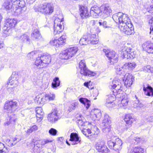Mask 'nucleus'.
Instances as JSON below:
<instances>
[{"label": "nucleus", "instance_id": "40", "mask_svg": "<svg viewBox=\"0 0 153 153\" xmlns=\"http://www.w3.org/2000/svg\"><path fill=\"white\" fill-rule=\"evenodd\" d=\"M144 149L140 147H135L131 149L129 153H143Z\"/></svg>", "mask_w": 153, "mask_h": 153}, {"label": "nucleus", "instance_id": "62", "mask_svg": "<svg viewBox=\"0 0 153 153\" xmlns=\"http://www.w3.org/2000/svg\"><path fill=\"white\" fill-rule=\"evenodd\" d=\"M31 128L33 131H35L38 129V127L36 125H34Z\"/></svg>", "mask_w": 153, "mask_h": 153}, {"label": "nucleus", "instance_id": "17", "mask_svg": "<svg viewBox=\"0 0 153 153\" xmlns=\"http://www.w3.org/2000/svg\"><path fill=\"white\" fill-rule=\"evenodd\" d=\"M66 39L65 35H63L60 36L58 39H54L52 40L50 42V43L51 45L59 47L65 44Z\"/></svg>", "mask_w": 153, "mask_h": 153}, {"label": "nucleus", "instance_id": "21", "mask_svg": "<svg viewBox=\"0 0 153 153\" xmlns=\"http://www.w3.org/2000/svg\"><path fill=\"white\" fill-rule=\"evenodd\" d=\"M143 50L148 53H153V43L150 41L144 42L142 45Z\"/></svg>", "mask_w": 153, "mask_h": 153}, {"label": "nucleus", "instance_id": "24", "mask_svg": "<svg viewBox=\"0 0 153 153\" xmlns=\"http://www.w3.org/2000/svg\"><path fill=\"white\" fill-rule=\"evenodd\" d=\"M16 39H19L21 42L29 44L30 43V40L29 36L26 33H25L19 36L16 37Z\"/></svg>", "mask_w": 153, "mask_h": 153}, {"label": "nucleus", "instance_id": "19", "mask_svg": "<svg viewBox=\"0 0 153 153\" xmlns=\"http://www.w3.org/2000/svg\"><path fill=\"white\" fill-rule=\"evenodd\" d=\"M124 120L126 123L125 126L126 129L130 127L131 124L135 121L133 115L132 114H126L125 116Z\"/></svg>", "mask_w": 153, "mask_h": 153}, {"label": "nucleus", "instance_id": "39", "mask_svg": "<svg viewBox=\"0 0 153 153\" xmlns=\"http://www.w3.org/2000/svg\"><path fill=\"white\" fill-rule=\"evenodd\" d=\"M77 123L80 128H83L85 127V126L89 123L88 122L83 121L82 119L78 120L77 121Z\"/></svg>", "mask_w": 153, "mask_h": 153}, {"label": "nucleus", "instance_id": "12", "mask_svg": "<svg viewBox=\"0 0 153 153\" xmlns=\"http://www.w3.org/2000/svg\"><path fill=\"white\" fill-rule=\"evenodd\" d=\"M111 120L109 116L107 114H105L104 119L101 123L102 131L105 133L109 132L111 130Z\"/></svg>", "mask_w": 153, "mask_h": 153}, {"label": "nucleus", "instance_id": "38", "mask_svg": "<svg viewBox=\"0 0 153 153\" xmlns=\"http://www.w3.org/2000/svg\"><path fill=\"white\" fill-rule=\"evenodd\" d=\"M39 144H36L33 148V153H43L41 146Z\"/></svg>", "mask_w": 153, "mask_h": 153}, {"label": "nucleus", "instance_id": "4", "mask_svg": "<svg viewBox=\"0 0 153 153\" xmlns=\"http://www.w3.org/2000/svg\"><path fill=\"white\" fill-rule=\"evenodd\" d=\"M2 8L5 9L8 13H11L16 16L21 14L24 10L23 8L18 7L16 5L13 4L11 2L9 1L4 2L3 4Z\"/></svg>", "mask_w": 153, "mask_h": 153}, {"label": "nucleus", "instance_id": "31", "mask_svg": "<svg viewBox=\"0 0 153 153\" xmlns=\"http://www.w3.org/2000/svg\"><path fill=\"white\" fill-rule=\"evenodd\" d=\"M79 11L80 15L82 18L88 16L89 15V13L86 7L82 6L80 7Z\"/></svg>", "mask_w": 153, "mask_h": 153}, {"label": "nucleus", "instance_id": "7", "mask_svg": "<svg viewBox=\"0 0 153 153\" xmlns=\"http://www.w3.org/2000/svg\"><path fill=\"white\" fill-rule=\"evenodd\" d=\"M54 6L51 3H45L41 4L35 9L36 11L39 12L43 14L50 15L53 12Z\"/></svg>", "mask_w": 153, "mask_h": 153}, {"label": "nucleus", "instance_id": "30", "mask_svg": "<svg viewBox=\"0 0 153 153\" xmlns=\"http://www.w3.org/2000/svg\"><path fill=\"white\" fill-rule=\"evenodd\" d=\"M36 112L37 120L39 122H40L42 120L44 115L42 108L40 107L37 108Z\"/></svg>", "mask_w": 153, "mask_h": 153}, {"label": "nucleus", "instance_id": "27", "mask_svg": "<svg viewBox=\"0 0 153 153\" xmlns=\"http://www.w3.org/2000/svg\"><path fill=\"white\" fill-rule=\"evenodd\" d=\"M90 13L93 16H101V7L100 8L97 6H94L91 7Z\"/></svg>", "mask_w": 153, "mask_h": 153}, {"label": "nucleus", "instance_id": "16", "mask_svg": "<svg viewBox=\"0 0 153 153\" xmlns=\"http://www.w3.org/2000/svg\"><path fill=\"white\" fill-rule=\"evenodd\" d=\"M136 52L131 48H127L126 51L122 52L121 57L127 59H133L135 56Z\"/></svg>", "mask_w": 153, "mask_h": 153}, {"label": "nucleus", "instance_id": "53", "mask_svg": "<svg viewBox=\"0 0 153 153\" xmlns=\"http://www.w3.org/2000/svg\"><path fill=\"white\" fill-rule=\"evenodd\" d=\"M144 69L148 72H151L153 74V68L151 67L150 65H147L145 67Z\"/></svg>", "mask_w": 153, "mask_h": 153}, {"label": "nucleus", "instance_id": "6", "mask_svg": "<svg viewBox=\"0 0 153 153\" xmlns=\"http://www.w3.org/2000/svg\"><path fill=\"white\" fill-rule=\"evenodd\" d=\"M109 87L110 89L112 90V91L114 93V95L117 97H120L118 94L123 92V87L120 80L117 78H115L114 79L109 83Z\"/></svg>", "mask_w": 153, "mask_h": 153}, {"label": "nucleus", "instance_id": "18", "mask_svg": "<svg viewBox=\"0 0 153 153\" xmlns=\"http://www.w3.org/2000/svg\"><path fill=\"white\" fill-rule=\"evenodd\" d=\"M101 16L106 17L110 15L112 12L111 8L108 4L102 5L101 6Z\"/></svg>", "mask_w": 153, "mask_h": 153}, {"label": "nucleus", "instance_id": "13", "mask_svg": "<svg viewBox=\"0 0 153 153\" xmlns=\"http://www.w3.org/2000/svg\"><path fill=\"white\" fill-rule=\"evenodd\" d=\"M103 52L105 53V55L108 58L109 60L108 62H109L111 64L117 62L118 55L115 52L105 49H103Z\"/></svg>", "mask_w": 153, "mask_h": 153}, {"label": "nucleus", "instance_id": "59", "mask_svg": "<svg viewBox=\"0 0 153 153\" xmlns=\"http://www.w3.org/2000/svg\"><path fill=\"white\" fill-rule=\"evenodd\" d=\"M147 10L149 13H153V5H150L149 7H148Z\"/></svg>", "mask_w": 153, "mask_h": 153}, {"label": "nucleus", "instance_id": "29", "mask_svg": "<svg viewBox=\"0 0 153 153\" xmlns=\"http://www.w3.org/2000/svg\"><path fill=\"white\" fill-rule=\"evenodd\" d=\"M85 131H83L84 132L87 131L88 134L89 136V134H90V136H93L94 135H97L99 133V129L96 126H93L91 128V130L88 128L85 129Z\"/></svg>", "mask_w": 153, "mask_h": 153}, {"label": "nucleus", "instance_id": "45", "mask_svg": "<svg viewBox=\"0 0 153 153\" xmlns=\"http://www.w3.org/2000/svg\"><path fill=\"white\" fill-rule=\"evenodd\" d=\"M8 116L9 117V121L7 122V125L10 124V123H14L15 122L16 118V117L14 116V114H12L11 115L8 114Z\"/></svg>", "mask_w": 153, "mask_h": 153}, {"label": "nucleus", "instance_id": "43", "mask_svg": "<svg viewBox=\"0 0 153 153\" xmlns=\"http://www.w3.org/2000/svg\"><path fill=\"white\" fill-rule=\"evenodd\" d=\"M60 81L59 80L58 77H55L54 78L52 83V85L53 88H56L57 87L59 86L60 85Z\"/></svg>", "mask_w": 153, "mask_h": 153}, {"label": "nucleus", "instance_id": "56", "mask_svg": "<svg viewBox=\"0 0 153 153\" xmlns=\"http://www.w3.org/2000/svg\"><path fill=\"white\" fill-rule=\"evenodd\" d=\"M142 140V138L139 137H135L133 140V142L135 144H137L139 142H140Z\"/></svg>", "mask_w": 153, "mask_h": 153}, {"label": "nucleus", "instance_id": "37", "mask_svg": "<svg viewBox=\"0 0 153 153\" xmlns=\"http://www.w3.org/2000/svg\"><path fill=\"white\" fill-rule=\"evenodd\" d=\"M13 4H15L18 7L24 9L25 3L24 0H16L14 2Z\"/></svg>", "mask_w": 153, "mask_h": 153}, {"label": "nucleus", "instance_id": "54", "mask_svg": "<svg viewBox=\"0 0 153 153\" xmlns=\"http://www.w3.org/2000/svg\"><path fill=\"white\" fill-rule=\"evenodd\" d=\"M57 132V130L54 128H51L49 131V134L53 136H55L56 135Z\"/></svg>", "mask_w": 153, "mask_h": 153}, {"label": "nucleus", "instance_id": "20", "mask_svg": "<svg viewBox=\"0 0 153 153\" xmlns=\"http://www.w3.org/2000/svg\"><path fill=\"white\" fill-rule=\"evenodd\" d=\"M113 96L111 95H109L107 96L105 103L106 106L109 108H112L114 107V101L115 97H117V96L114 95V93H113Z\"/></svg>", "mask_w": 153, "mask_h": 153}, {"label": "nucleus", "instance_id": "44", "mask_svg": "<svg viewBox=\"0 0 153 153\" xmlns=\"http://www.w3.org/2000/svg\"><path fill=\"white\" fill-rule=\"evenodd\" d=\"M79 103L78 102H75L72 103L69 107L68 111L70 112L75 110L78 107Z\"/></svg>", "mask_w": 153, "mask_h": 153}, {"label": "nucleus", "instance_id": "41", "mask_svg": "<svg viewBox=\"0 0 153 153\" xmlns=\"http://www.w3.org/2000/svg\"><path fill=\"white\" fill-rule=\"evenodd\" d=\"M105 143L103 141H99L96 143L95 145L96 149L99 152H101V149L105 144Z\"/></svg>", "mask_w": 153, "mask_h": 153}, {"label": "nucleus", "instance_id": "10", "mask_svg": "<svg viewBox=\"0 0 153 153\" xmlns=\"http://www.w3.org/2000/svg\"><path fill=\"white\" fill-rule=\"evenodd\" d=\"M79 67L80 69V73L84 76H94L96 74L90 71L88 69L84 60H82L79 63Z\"/></svg>", "mask_w": 153, "mask_h": 153}, {"label": "nucleus", "instance_id": "63", "mask_svg": "<svg viewBox=\"0 0 153 153\" xmlns=\"http://www.w3.org/2000/svg\"><path fill=\"white\" fill-rule=\"evenodd\" d=\"M83 128V129L82 130V133H83V134H84L86 137H88V133H87V131H85V132H83V131H85V129H86L85 128V127Z\"/></svg>", "mask_w": 153, "mask_h": 153}, {"label": "nucleus", "instance_id": "50", "mask_svg": "<svg viewBox=\"0 0 153 153\" xmlns=\"http://www.w3.org/2000/svg\"><path fill=\"white\" fill-rule=\"evenodd\" d=\"M99 23L100 26H102L104 28H107L108 27L106 21H102V20H100Z\"/></svg>", "mask_w": 153, "mask_h": 153}, {"label": "nucleus", "instance_id": "33", "mask_svg": "<svg viewBox=\"0 0 153 153\" xmlns=\"http://www.w3.org/2000/svg\"><path fill=\"white\" fill-rule=\"evenodd\" d=\"M135 99L137 100L134 101L132 104V106L134 108H144V105L141 102H140V101L136 95L135 96Z\"/></svg>", "mask_w": 153, "mask_h": 153}, {"label": "nucleus", "instance_id": "36", "mask_svg": "<svg viewBox=\"0 0 153 153\" xmlns=\"http://www.w3.org/2000/svg\"><path fill=\"white\" fill-rule=\"evenodd\" d=\"M21 139L17 137H15L10 139H7L6 141L8 142L9 145L12 146L15 144L17 142L20 141Z\"/></svg>", "mask_w": 153, "mask_h": 153}, {"label": "nucleus", "instance_id": "5", "mask_svg": "<svg viewBox=\"0 0 153 153\" xmlns=\"http://www.w3.org/2000/svg\"><path fill=\"white\" fill-rule=\"evenodd\" d=\"M51 61V56L48 53H44L37 58L35 65L38 68H42L45 66V65L49 64Z\"/></svg>", "mask_w": 153, "mask_h": 153}, {"label": "nucleus", "instance_id": "48", "mask_svg": "<svg viewBox=\"0 0 153 153\" xmlns=\"http://www.w3.org/2000/svg\"><path fill=\"white\" fill-rule=\"evenodd\" d=\"M124 65L125 67H127L128 68L131 70L135 68L136 64L134 62H133L131 63H126Z\"/></svg>", "mask_w": 153, "mask_h": 153}, {"label": "nucleus", "instance_id": "22", "mask_svg": "<svg viewBox=\"0 0 153 153\" xmlns=\"http://www.w3.org/2000/svg\"><path fill=\"white\" fill-rule=\"evenodd\" d=\"M69 140L71 141V144L75 145L80 143L81 138L79 137L78 134L76 133H72L70 135Z\"/></svg>", "mask_w": 153, "mask_h": 153}, {"label": "nucleus", "instance_id": "46", "mask_svg": "<svg viewBox=\"0 0 153 153\" xmlns=\"http://www.w3.org/2000/svg\"><path fill=\"white\" fill-rule=\"evenodd\" d=\"M37 54V51H32L28 54L27 57L30 59H34L36 58Z\"/></svg>", "mask_w": 153, "mask_h": 153}, {"label": "nucleus", "instance_id": "26", "mask_svg": "<svg viewBox=\"0 0 153 153\" xmlns=\"http://www.w3.org/2000/svg\"><path fill=\"white\" fill-rule=\"evenodd\" d=\"M32 38L36 41H39L42 38L41 33L38 29H34L31 34Z\"/></svg>", "mask_w": 153, "mask_h": 153}, {"label": "nucleus", "instance_id": "2", "mask_svg": "<svg viewBox=\"0 0 153 153\" xmlns=\"http://www.w3.org/2000/svg\"><path fill=\"white\" fill-rule=\"evenodd\" d=\"M96 22L94 20H91L90 23V26L88 28V30L90 31L87 35L89 42L92 44H95L98 43V39L96 34V33H99L100 30L95 25Z\"/></svg>", "mask_w": 153, "mask_h": 153}, {"label": "nucleus", "instance_id": "32", "mask_svg": "<svg viewBox=\"0 0 153 153\" xmlns=\"http://www.w3.org/2000/svg\"><path fill=\"white\" fill-rule=\"evenodd\" d=\"M17 23V20L14 19L8 18L6 21V25L8 26L11 28L14 27Z\"/></svg>", "mask_w": 153, "mask_h": 153}, {"label": "nucleus", "instance_id": "55", "mask_svg": "<svg viewBox=\"0 0 153 153\" xmlns=\"http://www.w3.org/2000/svg\"><path fill=\"white\" fill-rule=\"evenodd\" d=\"M109 151V149L107 148L106 146L105 145V144L102 148L101 149V152L103 153H107Z\"/></svg>", "mask_w": 153, "mask_h": 153}, {"label": "nucleus", "instance_id": "1", "mask_svg": "<svg viewBox=\"0 0 153 153\" xmlns=\"http://www.w3.org/2000/svg\"><path fill=\"white\" fill-rule=\"evenodd\" d=\"M112 18L116 23H118L119 27L121 31L128 35L134 33L133 25L127 14L118 12L114 14Z\"/></svg>", "mask_w": 153, "mask_h": 153}, {"label": "nucleus", "instance_id": "47", "mask_svg": "<svg viewBox=\"0 0 153 153\" xmlns=\"http://www.w3.org/2000/svg\"><path fill=\"white\" fill-rule=\"evenodd\" d=\"M55 97V95L53 93H49L45 94V98L48 101L53 100Z\"/></svg>", "mask_w": 153, "mask_h": 153}, {"label": "nucleus", "instance_id": "51", "mask_svg": "<svg viewBox=\"0 0 153 153\" xmlns=\"http://www.w3.org/2000/svg\"><path fill=\"white\" fill-rule=\"evenodd\" d=\"M149 24L150 25V33H153V17L149 21Z\"/></svg>", "mask_w": 153, "mask_h": 153}, {"label": "nucleus", "instance_id": "14", "mask_svg": "<svg viewBox=\"0 0 153 153\" xmlns=\"http://www.w3.org/2000/svg\"><path fill=\"white\" fill-rule=\"evenodd\" d=\"M63 18L60 19L58 18H56L54 21V34L56 35L59 34L63 30L64 27L61 24Z\"/></svg>", "mask_w": 153, "mask_h": 153}, {"label": "nucleus", "instance_id": "61", "mask_svg": "<svg viewBox=\"0 0 153 153\" xmlns=\"http://www.w3.org/2000/svg\"><path fill=\"white\" fill-rule=\"evenodd\" d=\"M90 81L89 82H85L84 83V85L87 87L88 88L90 89V87H89V86H90Z\"/></svg>", "mask_w": 153, "mask_h": 153}, {"label": "nucleus", "instance_id": "42", "mask_svg": "<svg viewBox=\"0 0 153 153\" xmlns=\"http://www.w3.org/2000/svg\"><path fill=\"white\" fill-rule=\"evenodd\" d=\"M89 42L88 38L87 36H84L82 38L79 40V44L81 45H86Z\"/></svg>", "mask_w": 153, "mask_h": 153}, {"label": "nucleus", "instance_id": "64", "mask_svg": "<svg viewBox=\"0 0 153 153\" xmlns=\"http://www.w3.org/2000/svg\"><path fill=\"white\" fill-rule=\"evenodd\" d=\"M34 0H27V2L29 4H32L33 3L34 1Z\"/></svg>", "mask_w": 153, "mask_h": 153}, {"label": "nucleus", "instance_id": "28", "mask_svg": "<svg viewBox=\"0 0 153 153\" xmlns=\"http://www.w3.org/2000/svg\"><path fill=\"white\" fill-rule=\"evenodd\" d=\"M143 91L145 95L152 97L153 96V88L149 85H147L146 86L143 85Z\"/></svg>", "mask_w": 153, "mask_h": 153}, {"label": "nucleus", "instance_id": "35", "mask_svg": "<svg viewBox=\"0 0 153 153\" xmlns=\"http://www.w3.org/2000/svg\"><path fill=\"white\" fill-rule=\"evenodd\" d=\"M79 100L81 103L84 105L87 109H88L90 105V101L89 100L85 98H81Z\"/></svg>", "mask_w": 153, "mask_h": 153}, {"label": "nucleus", "instance_id": "23", "mask_svg": "<svg viewBox=\"0 0 153 153\" xmlns=\"http://www.w3.org/2000/svg\"><path fill=\"white\" fill-rule=\"evenodd\" d=\"M118 95H119L120 97H117L118 98H120L121 101V103L120 104V106L126 107L128 105V103L129 101L127 96L126 95H124L123 92L118 94Z\"/></svg>", "mask_w": 153, "mask_h": 153}, {"label": "nucleus", "instance_id": "25", "mask_svg": "<svg viewBox=\"0 0 153 153\" xmlns=\"http://www.w3.org/2000/svg\"><path fill=\"white\" fill-rule=\"evenodd\" d=\"M91 117L94 120L97 119L99 120L102 117V114L100 110L98 109H94L91 112Z\"/></svg>", "mask_w": 153, "mask_h": 153}, {"label": "nucleus", "instance_id": "52", "mask_svg": "<svg viewBox=\"0 0 153 153\" xmlns=\"http://www.w3.org/2000/svg\"><path fill=\"white\" fill-rule=\"evenodd\" d=\"M36 100L37 101V103L39 104H43L42 102V96L40 95V96L36 97Z\"/></svg>", "mask_w": 153, "mask_h": 153}, {"label": "nucleus", "instance_id": "9", "mask_svg": "<svg viewBox=\"0 0 153 153\" xmlns=\"http://www.w3.org/2000/svg\"><path fill=\"white\" fill-rule=\"evenodd\" d=\"M108 144L109 148L117 151V153H120L119 151L122 149V140L119 138H117L115 140H109Z\"/></svg>", "mask_w": 153, "mask_h": 153}, {"label": "nucleus", "instance_id": "11", "mask_svg": "<svg viewBox=\"0 0 153 153\" xmlns=\"http://www.w3.org/2000/svg\"><path fill=\"white\" fill-rule=\"evenodd\" d=\"M4 109L8 113H13L18 108L17 102L13 100L7 101L4 105Z\"/></svg>", "mask_w": 153, "mask_h": 153}, {"label": "nucleus", "instance_id": "58", "mask_svg": "<svg viewBox=\"0 0 153 153\" xmlns=\"http://www.w3.org/2000/svg\"><path fill=\"white\" fill-rule=\"evenodd\" d=\"M52 141L50 140L45 139L42 142V145H44L45 144L51 142Z\"/></svg>", "mask_w": 153, "mask_h": 153}, {"label": "nucleus", "instance_id": "57", "mask_svg": "<svg viewBox=\"0 0 153 153\" xmlns=\"http://www.w3.org/2000/svg\"><path fill=\"white\" fill-rule=\"evenodd\" d=\"M11 28L9 27L8 26L5 25L3 27V30H4V33H6L7 32L10 31Z\"/></svg>", "mask_w": 153, "mask_h": 153}, {"label": "nucleus", "instance_id": "34", "mask_svg": "<svg viewBox=\"0 0 153 153\" xmlns=\"http://www.w3.org/2000/svg\"><path fill=\"white\" fill-rule=\"evenodd\" d=\"M14 75L12 74L11 78H10L9 82H7L8 85H13V87H16L19 84V82L17 79L14 77Z\"/></svg>", "mask_w": 153, "mask_h": 153}, {"label": "nucleus", "instance_id": "49", "mask_svg": "<svg viewBox=\"0 0 153 153\" xmlns=\"http://www.w3.org/2000/svg\"><path fill=\"white\" fill-rule=\"evenodd\" d=\"M6 148H5L4 144L0 143V153H6Z\"/></svg>", "mask_w": 153, "mask_h": 153}, {"label": "nucleus", "instance_id": "8", "mask_svg": "<svg viewBox=\"0 0 153 153\" xmlns=\"http://www.w3.org/2000/svg\"><path fill=\"white\" fill-rule=\"evenodd\" d=\"M78 50V48L76 47L68 48L63 51L60 54V56L62 59L67 60L74 55Z\"/></svg>", "mask_w": 153, "mask_h": 153}, {"label": "nucleus", "instance_id": "15", "mask_svg": "<svg viewBox=\"0 0 153 153\" xmlns=\"http://www.w3.org/2000/svg\"><path fill=\"white\" fill-rule=\"evenodd\" d=\"M59 115L60 113H59L57 108H55L52 110V111L51 113L48 114V120L52 123L54 122L60 118Z\"/></svg>", "mask_w": 153, "mask_h": 153}, {"label": "nucleus", "instance_id": "60", "mask_svg": "<svg viewBox=\"0 0 153 153\" xmlns=\"http://www.w3.org/2000/svg\"><path fill=\"white\" fill-rule=\"evenodd\" d=\"M42 102H43V104H44L47 101H48V100H47L45 98V96L42 97Z\"/></svg>", "mask_w": 153, "mask_h": 153}, {"label": "nucleus", "instance_id": "3", "mask_svg": "<svg viewBox=\"0 0 153 153\" xmlns=\"http://www.w3.org/2000/svg\"><path fill=\"white\" fill-rule=\"evenodd\" d=\"M124 65L122 67H120L119 66L115 67L116 72L117 74L120 75L123 80H125L124 84L126 87H130L132 84L134 80V77L129 73L125 74L124 67Z\"/></svg>", "mask_w": 153, "mask_h": 153}]
</instances>
